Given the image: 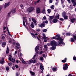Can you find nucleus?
Returning <instances> with one entry per match:
<instances>
[{
    "label": "nucleus",
    "mask_w": 76,
    "mask_h": 76,
    "mask_svg": "<svg viewBox=\"0 0 76 76\" xmlns=\"http://www.w3.org/2000/svg\"><path fill=\"white\" fill-rule=\"evenodd\" d=\"M43 39H46V40H48V38L45 37V34H43Z\"/></svg>",
    "instance_id": "obj_14"
},
{
    "label": "nucleus",
    "mask_w": 76,
    "mask_h": 76,
    "mask_svg": "<svg viewBox=\"0 0 76 76\" xmlns=\"http://www.w3.org/2000/svg\"><path fill=\"white\" fill-rule=\"evenodd\" d=\"M32 61H33V60L31 59L30 60L28 61L27 62H26V64H31V63H32Z\"/></svg>",
    "instance_id": "obj_8"
},
{
    "label": "nucleus",
    "mask_w": 76,
    "mask_h": 76,
    "mask_svg": "<svg viewBox=\"0 0 76 76\" xmlns=\"http://www.w3.org/2000/svg\"><path fill=\"white\" fill-rule=\"evenodd\" d=\"M30 72L31 74V75H35V73L33 72H32V71H30Z\"/></svg>",
    "instance_id": "obj_24"
},
{
    "label": "nucleus",
    "mask_w": 76,
    "mask_h": 76,
    "mask_svg": "<svg viewBox=\"0 0 76 76\" xmlns=\"http://www.w3.org/2000/svg\"><path fill=\"white\" fill-rule=\"evenodd\" d=\"M16 76H18L19 75V74L18 73H17L16 74Z\"/></svg>",
    "instance_id": "obj_52"
},
{
    "label": "nucleus",
    "mask_w": 76,
    "mask_h": 76,
    "mask_svg": "<svg viewBox=\"0 0 76 76\" xmlns=\"http://www.w3.org/2000/svg\"><path fill=\"white\" fill-rule=\"evenodd\" d=\"M55 4H56V6H57V5H58V2H56Z\"/></svg>",
    "instance_id": "obj_54"
},
{
    "label": "nucleus",
    "mask_w": 76,
    "mask_h": 76,
    "mask_svg": "<svg viewBox=\"0 0 76 76\" xmlns=\"http://www.w3.org/2000/svg\"><path fill=\"white\" fill-rule=\"evenodd\" d=\"M34 10V7H30L27 9V11L29 13H30L31 12H32Z\"/></svg>",
    "instance_id": "obj_3"
},
{
    "label": "nucleus",
    "mask_w": 76,
    "mask_h": 76,
    "mask_svg": "<svg viewBox=\"0 0 76 76\" xmlns=\"http://www.w3.org/2000/svg\"><path fill=\"white\" fill-rule=\"evenodd\" d=\"M66 60H67V58H65L64 60L62 61V63H66Z\"/></svg>",
    "instance_id": "obj_25"
},
{
    "label": "nucleus",
    "mask_w": 76,
    "mask_h": 76,
    "mask_svg": "<svg viewBox=\"0 0 76 76\" xmlns=\"http://www.w3.org/2000/svg\"><path fill=\"white\" fill-rule=\"evenodd\" d=\"M36 12L37 13H39L41 12V9L39 7H37L36 8Z\"/></svg>",
    "instance_id": "obj_6"
},
{
    "label": "nucleus",
    "mask_w": 76,
    "mask_h": 76,
    "mask_svg": "<svg viewBox=\"0 0 76 76\" xmlns=\"http://www.w3.org/2000/svg\"><path fill=\"white\" fill-rule=\"evenodd\" d=\"M40 67L41 70L42 71L44 70V67L42 66V64L41 63H40Z\"/></svg>",
    "instance_id": "obj_12"
},
{
    "label": "nucleus",
    "mask_w": 76,
    "mask_h": 76,
    "mask_svg": "<svg viewBox=\"0 0 76 76\" xmlns=\"http://www.w3.org/2000/svg\"><path fill=\"white\" fill-rule=\"evenodd\" d=\"M15 67H16V68H18L19 67V66H18V65H15Z\"/></svg>",
    "instance_id": "obj_59"
},
{
    "label": "nucleus",
    "mask_w": 76,
    "mask_h": 76,
    "mask_svg": "<svg viewBox=\"0 0 76 76\" xmlns=\"http://www.w3.org/2000/svg\"><path fill=\"white\" fill-rule=\"evenodd\" d=\"M31 34L32 35V37L34 38H36V36H35V35L36 36L37 35V36H38L39 37H40V35L39 34L35 33L34 34L33 33H31Z\"/></svg>",
    "instance_id": "obj_4"
},
{
    "label": "nucleus",
    "mask_w": 76,
    "mask_h": 76,
    "mask_svg": "<svg viewBox=\"0 0 76 76\" xmlns=\"http://www.w3.org/2000/svg\"><path fill=\"white\" fill-rule=\"evenodd\" d=\"M40 1V0H38L37 1L36 3H38Z\"/></svg>",
    "instance_id": "obj_56"
},
{
    "label": "nucleus",
    "mask_w": 76,
    "mask_h": 76,
    "mask_svg": "<svg viewBox=\"0 0 76 76\" xmlns=\"http://www.w3.org/2000/svg\"><path fill=\"white\" fill-rule=\"evenodd\" d=\"M10 5V2H8L4 6V9H5L8 6H9Z\"/></svg>",
    "instance_id": "obj_10"
},
{
    "label": "nucleus",
    "mask_w": 76,
    "mask_h": 76,
    "mask_svg": "<svg viewBox=\"0 0 76 76\" xmlns=\"http://www.w3.org/2000/svg\"><path fill=\"white\" fill-rule=\"evenodd\" d=\"M42 13H45V9H44L42 10Z\"/></svg>",
    "instance_id": "obj_33"
},
{
    "label": "nucleus",
    "mask_w": 76,
    "mask_h": 76,
    "mask_svg": "<svg viewBox=\"0 0 76 76\" xmlns=\"http://www.w3.org/2000/svg\"><path fill=\"white\" fill-rule=\"evenodd\" d=\"M25 18L24 17L23 18V25H24V26H26V25H25Z\"/></svg>",
    "instance_id": "obj_23"
},
{
    "label": "nucleus",
    "mask_w": 76,
    "mask_h": 76,
    "mask_svg": "<svg viewBox=\"0 0 76 76\" xmlns=\"http://www.w3.org/2000/svg\"><path fill=\"white\" fill-rule=\"evenodd\" d=\"M39 47L38 46H37L36 47V48H35V51H38V50H39Z\"/></svg>",
    "instance_id": "obj_18"
},
{
    "label": "nucleus",
    "mask_w": 76,
    "mask_h": 76,
    "mask_svg": "<svg viewBox=\"0 0 76 76\" xmlns=\"http://www.w3.org/2000/svg\"><path fill=\"white\" fill-rule=\"evenodd\" d=\"M7 31H8L9 35H10V36L12 37V35H10V32H9V29H8V28H7Z\"/></svg>",
    "instance_id": "obj_35"
},
{
    "label": "nucleus",
    "mask_w": 76,
    "mask_h": 76,
    "mask_svg": "<svg viewBox=\"0 0 76 76\" xmlns=\"http://www.w3.org/2000/svg\"><path fill=\"white\" fill-rule=\"evenodd\" d=\"M6 45V43L5 42H4L2 43V47H4Z\"/></svg>",
    "instance_id": "obj_15"
},
{
    "label": "nucleus",
    "mask_w": 76,
    "mask_h": 76,
    "mask_svg": "<svg viewBox=\"0 0 76 76\" xmlns=\"http://www.w3.org/2000/svg\"><path fill=\"white\" fill-rule=\"evenodd\" d=\"M75 18H73L71 19V22H72V23H73V22H74V21H75Z\"/></svg>",
    "instance_id": "obj_28"
},
{
    "label": "nucleus",
    "mask_w": 76,
    "mask_h": 76,
    "mask_svg": "<svg viewBox=\"0 0 76 76\" xmlns=\"http://www.w3.org/2000/svg\"><path fill=\"white\" fill-rule=\"evenodd\" d=\"M39 27H41V28H43L45 26V24L44 23H42L41 24H39Z\"/></svg>",
    "instance_id": "obj_11"
},
{
    "label": "nucleus",
    "mask_w": 76,
    "mask_h": 76,
    "mask_svg": "<svg viewBox=\"0 0 76 76\" xmlns=\"http://www.w3.org/2000/svg\"><path fill=\"white\" fill-rule=\"evenodd\" d=\"M11 14V12H10L8 15H7V16H8V17H9V16H10V14Z\"/></svg>",
    "instance_id": "obj_41"
},
{
    "label": "nucleus",
    "mask_w": 76,
    "mask_h": 76,
    "mask_svg": "<svg viewBox=\"0 0 76 76\" xmlns=\"http://www.w3.org/2000/svg\"><path fill=\"white\" fill-rule=\"evenodd\" d=\"M5 37H6V35H5V34H2V38L3 39H4V38H5Z\"/></svg>",
    "instance_id": "obj_26"
},
{
    "label": "nucleus",
    "mask_w": 76,
    "mask_h": 76,
    "mask_svg": "<svg viewBox=\"0 0 76 76\" xmlns=\"http://www.w3.org/2000/svg\"><path fill=\"white\" fill-rule=\"evenodd\" d=\"M54 15L56 18H57V19H59V15L58 14L55 13Z\"/></svg>",
    "instance_id": "obj_9"
},
{
    "label": "nucleus",
    "mask_w": 76,
    "mask_h": 76,
    "mask_svg": "<svg viewBox=\"0 0 76 76\" xmlns=\"http://www.w3.org/2000/svg\"><path fill=\"white\" fill-rule=\"evenodd\" d=\"M45 22L46 23H48V21L46 20L45 21Z\"/></svg>",
    "instance_id": "obj_64"
},
{
    "label": "nucleus",
    "mask_w": 76,
    "mask_h": 76,
    "mask_svg": "<svg viewBox=\"0 0 76 76\" xmlns=\"http://www.w3.org/2000/svg\"><path fill=\"white\" fill-rule=\"evenodd\" d=\"M52 9H54V5H52L50 7Z\"/></svg>",
    "instance_id": "obj_37"
},
{
    "label": "nucleus",
    "mask_w": 76,
    "mask_h": 76,
    "mask_svg": "<svg viewBox=\"0 0 76 76\" xmlns=\"http://www.w3.org/2000/svg\"><path fill=\"white\" fill-rule=\"evenodd\" d=\"M72 35L73 37V38H74V39L76 41V34H73Z\"/></svg>",
    "instance_id": "obj_20"
},
{
    "label": "nucleus",
    "mask_w": 76,
    "mask_h": 76,
    "mask_svg": "<svg viewBox=\"0 0 76 76\" xmlns=\"http://www.w3.org/2000/svg\"><path fill=\"white\" fill-rule=\"evenodd\" d=\"M71 42H74V41H75V40L73 38H71Z\"/></svg>",
    "instance_id": "obj_42"
},
{
    "label": "nucleus",
    "mask_w": 76,
    "mask_h": 76,
    "mask_svg": "<svg viewBox=\"0 0 76 76\" xmlns=\"http://www.w3.org/2000/svg\"><path fill=\"white\" fill-rule=\"evenodd\" d=\"M43 56L44 57H47V55L43 54Z\"/></svg>",
    "instance_id": "obj_48"
},
{
    "label": "nucleus",
    "mask_w": 76,
    "mask_h": 76,
    "mask_svg": "<svg viewBox=\"0 0 76 76\" xmlns=\"http://www.w3.org/2000/svg\"><path fill=\"white\" fill-rule=\"evenodd\" d=\"M40 60H41V61H42V60H43V57H40Z\"/></svg>",
    "instance_id": "obj_43"
},
{
    "label": "nucleus",
    "mask_w": 76,
    "mask_h": 76,
    "mask_svg": "<svg viewBox=\"0 0 76 76\" xmlns=\"http://www.w3.org/2000/svg\"><path fill=\"white\" fill-rule=\"evenodd\" d=\"M70 34H71L70 33H66V35H68L69 36H70Z\"/></svg>",
    "instance_id": "obj_46"
},
{
    "label": "nucleus",
    "mask_w": 76,
    "mask_h": 76,
    "mask_svg": "<svg viewBox=\"0 0 76 76\" xmlns=\"http://www.w3.org/2000/svg\"><path fill=\"white\" fill-rule=\"evenodd\" d=\"M71 1L72 3H75V2H76V0H71Z\"/></svg>",
    "instance_id": "obj_32"
},
{
    "label": "nucleus",
    "mask_w": 76,
    "mask_h": 76,
    "mask_svg": "<svg viewBox=\"0 0 76 76\" xmlns=\"http://www.w3.org/2000/svg\"><path fill=\"white\" fill-rule=\"evenodd\" d=\"M51 9H48V11L49 13H50L51 12Z\"/></svg>",
    "instance_id": "obj_36"
},
{
    "label": "nucleus",
    "mask_w": 76,
    "mask_h": 76,
    "mask_svg": "<svg viewBox=\"0 0 76 76\" xmlns=\"http://www.w3.org/2000/svg\"><path fill=\"white\" fill-rule=\"evenodd\" d=\"M63 17H64V19H67V16H66L65 13H63L62 14Z\"/></svg>",
    "instance_id": "obj_13"
},
{
    "label": "nucleus",
    "mask_w": 76,
    "mask_h": 76,
    "mask_svg": "<svg viewBox=\"0 0 76 76\" xmlns=\"http://www.w3.org/2000/svg\"><path fill=\"white\" fill-rule=\"evenodd\" d=\"M57 22V19H55L53 20V23H56Z\"/></svg>",
    "instance_id": "obj_29"
},
{
    "label": "nucleus",
    "mask_w": 76,
    "mask_h": 76,
    "mask_svg": "<svg viewBox=\"0 0 76 76\" xmlns=\"http://www.w3.org/2000/svg\"><path fill=\"white\" fill-rule=\"evenodd\" d=\"M56 39L57 40H58L59 39V41L58 42L59 44L58 45H60V44H62V45H65V44L63 43V39H61V38L60 37V35H56Z\"/></svg>",
    "instance_id": "obj_1"
},
{
    "label": "nucleus",
    "mask_w": 76,
    "mask_h": 76,
    "mask_svg": "<svg viewBox=\"0 0 76 76\" xmlns=\"http://www.w3.org/2000/svg\"><path fill=\"white\" fill-rule=\"evenodd\" d=\"M31 27L32 28H34V23L33 22L31 23Z\"/></svg>",
    "instance_id": "obj_17"
},
{
    "label": "nucleus",
    "mask_w": 76,
    "mask_h": 76,
    "mask_svg": "<svg viewBox=\"0 0 76 76\" xmlns=\"http://www.w3.org/2000/svg\"><path fill=\"white\" fill-rule=\"evenodd\" d=\"M73 60H76V57L75 56H74V57L73 58Z\"/></svg>",
    "instance_id": "obj_49"
},
{
    "label": "nucleus",
    "mask_w": 76,
    "mask_h": 76,
    "mask_svg": "<svg viewBox=\"0 0 76 76\" xmlns=\"http://www.w3.org/2000/svg\"><path fill=\"white\" fill-rule=\"evenodd\" d=\"M32 62L33 63H36V62H37V61H36V60H34Z\"/></svg>",
    "instance_id": "obj_47"
},
{
    "label": "nucleus",
    "mask_w": 76,
    "mask_h": 76,
    "mask_svg": "<svg viewBox=\"0 0 76 76\" xmlns=\"http://www.w3.org/2000/svg\"><path fill=\"white\" fill-rule=\"evenodd\" d=\"M32 20L34 23H37V20L34 18H32Z\"/></svg>",
    "instance_id": "obj_19"
},
{
    "label": "nucleus",
    "mask_w": 76,
    "mask_h": 76,
    "mask_svg": "<svg viewBox=\"0 0 76 76\" xmlns=\"http://www.w3.org/2000/svg\"><path fill=\"white\" fill-rule=\"evenodd\" d=\"M49 2L50 3H53V0H49Z\"/></svg>",
    "instance_id": "obj_50"
},
{
    "label": "nucleus",
    "mask_w": 76,
    "mask_h": 76,
    "mask_svg": "<svg viewBox=\"0 0 76 76\" xmlns=\"http://www.w3.org/2000/svg\"><path fill=\"white\" fill-rule=\"evenodd\" d=\"M12 13H15L16 12V9H12L11 10Z\"/></svg>",
    "instance_id": "obj_16"
},
{
    "label": "nucleus",
    "mask_w": 76,
    "mask_h": 76,
    "mask_svg": "<svg viewBox=\"0 0 76 76\" xmlns=\"http://www.w3.org/2000/svg\"><path fill=\"white\" fill-rule=\"evenodd\" d=\"M20 7L21 9H23V7H23V5L22 4H21L20 6Z\"/></svg>",
    "instance_id": "obj_31"
},
{
    "label": "nucleus",
    "mask_w": 76,
    "mask_h": 76,
    "mask_svg": "<svg viewBox=\"0 0 76 76\" xmlns=\"http://www.w3.org/2000/svg\"><path fill=\"white\" fill-rule=\"evenodd\" d=\"M62 7H63V8H64V7H65V6L64 5H62Z\"/></svg>",
    "instance_id": "obj_61"
},
{
    "label": "nucleus",
    "mask_w": 76,
    "mask_h": 76,
    "mask_svg": "<svg viewBox=\"0 0 76 76\" xmlns=\"http://www.w3.org/2000/svg\"><path fill=\"white\" fill-rule=\"evenodd\" d=\"M76 2L74 3L73 4V6H76Z\"/></svg>",
    "instance_id": "obj_62"
},
{
    "label": "nucleus",
    "mask_w": 76,
    "mask_h": 76,
    "mask_svg": "<svg viewBox=\"0 0 76 76\" xmlns=\"http://www.w3.org/2000/svg\"><path fill=\"white\" fill-rule=\"evenodd\" d=\"M68 68V66H67V64H65V65L64 66V67H63V69L64 70H67V68Z\"/></svg>",
    "instance_id": "obj_7"
},
{
    "label": "nucleus",
    "mask_w": 76,
    "mask_h": 76,
    "mask_svg": "<svg viewBox=\"0 0 76 76\" xmlns=\"http://www.w3.org/2000/svg\"><path fill=\"white\" fill-rule=\"evenodd\" d=\"M37 38L38 40H39V39L38 38H39V36H38V35L37 36Z\"/></svg>",
    "instance_id": "obj_57"
},
{
    "label": "nucleus",
    "mask_w": 76,
    "mask_h": 76,
    "mask_svg": "<svg viewBox=\"0 0 76 76\" xmlns=\"http://www.w3.org/2000/svg\"><path fill=\"white\" fill-rule=\"evenodd\" d=\"M62 4H63L64 2L63 0H61Z\"/></svg>",
    "instance_id": "obj_60"
},
{
    "label": "nucleus",
    "mask_w": 76,
    "mask_h": 76,
    "mask_svg": "<svg viewBox=\"0 0 76 76\" xmlns=\"http://www.w3.org/2000/svg\"><path fill=\"white\" fill-rule=\"evenodd\" d=\"M8 65H9V66H11V65H12V63H9L8 64Z\"/></svg>",
    "instance_id": "obj_58"
},
{
    "label": "nucleus",
    "mask_w": 76,
    "mask_h": 76,
    "mask_svg": "<svg viewBox=\"0 0 76 76\" xmlns=\"http://www.w3.org/2000/svg\"><path fill=\"white\" fill-rule=\"evenodd\" d=\"M56 69H57V68H53V72H55L56 70Z\"/></svg>",
    "instance_id": "obj_40"
},
{
    "label": "nucleus",
    "mask_w": 76,
    "mask_h": 76,
    "mask_svg": "<svg viewBox=\"0 0 76 76\" xmlns=\"http://www.w3.org/2000/svg\"><path fill=\"white\" fill-rule=\"evenodd\" d=\"M22 62L23 63H24V64H25V63H26V62L24 61V60L22 59Z\"/></svg>",
    "instance_id": "obj_34"
},
{
    "label": "nucleus",
    "mask_w": 76,
    "mask_h": 76,
    "mask_svg": "<svg viewBox=\"0 0 76 76\" xmlns=\"http://www.w3.org/2000/svg\"><path fill=\"white\" fill-rule=\"evenodd\" d=\"M46 19H47L46 17L44 16V17L43 18V20H46Z\"/></svg>",
    "instance_id": "obj_44"
},
{
    "label": "nucleus",
    "mask_w": 76,
    "mask_h": 76,
    "mask_svg": "<svg viewBox=\"0 0 76 76\" xmlns=\"http://www.w3.org/2000/svg\"><path fill=\"white\" fill-rule=\"evenodd\" d=\"M16 45L18 46H19L20 47V44H19V43H16Z\"/></svg>",
    "instance_id": "obj_45"
},
{
    "label": "nucleus",
    "mask_w": 76,
    "mask_h": 76,
    "mask_svg": "<svg viewBox=\"0 0 76 76\" xmlns=\"http://www.w3.org/2000/svg\"><path fill=\"white\" fill-rule=\"evenodd\" d=\"M9 48H8V47H7V50L6 51V53L7 54H9Z\"/></svg>",
    "instance_id": "obj_22"
},
{
    "label": "nucleus",
    "mask_w": 76,
    "mask_h": 76,
    "mask_svg": "<svg viewBox=\"0 0 76 76\" xmlns=\"http://www.w3.org/2000/svg\"><path fill=\"white\" fill-rule=\"evenodd\" d=\"M9 56H10V57L9 58V60H10V61H12V63H14V62H15V59H14L13 58H12V56H11V55H10Z\"/></svg>",
    "instance_id": "obj_5"
},
{
    "label": "nucleus",
    "mask_w": 76,
    "mask_h": 76,
    "mask_svg": "<svg viewBox=\"0 0 76 76\" xmlns=\"http://www.w3.org/2000/svg\"><path fill=\"white\" fill-rule=\"evenodd\" d=\"M51 45L52 47L51 48L52 50H55L56 48V46H57V42L55 41L54 40H53L51 41L50 42Z\"/></svg>",
    "instance_id": "obj_2"
},
{
    "label": "nucleus",
    "mask_w": 76,
    "mask_h": 76,
    "mask_svg": "<svg viewBox=\"0 0 76 76\" xmlns=\"http://www.w3.org/2000/svg\"><path fill=\"white\" fill-rule=\"evenodd\" d=\"M72 8V5H70V6L69 7V9L71 10Z\"/></svg>",
    "instance_id": "obj_51"
},
{
    "label": "nucleus",
    "mask_w": 76,
    "mask_h": 76,
    "mask_svg": "<svg viewBox=\"0 0 76 76\" xmlns=\"http://www.w3.org/2000/svg\"><path fill=\"white\" fill-rule=\"evenodd\" d=\"M35 57H36V55L35 54L33 57V59H34V58H35Z\"/></svg>",
    "instance_id": "obj_55"
},
{
    "label": "nucleus",
    "mask_w": 76,
    "mask_h": 76,
    "mask_svg": "<svg viewBox=\"0 0 76 76\" xmlns=\"http://www.w3.org/2000/svg\"><path fill=\"white\" fill-rule=\"evenodd\" d=\"M60 20H64V19L62 18H60Z\"/></svg>",
    "instance_id": "obj_63"
},
{
    "label": "nucleus",
    "mask_w": 76,
    "mask_h": 76,
    "mask_svg": "<svg viewBox=\"0 0 76 76\" xmlns=\"http://www.w3.org/2000/svg\"><path fill=\"white\" fill-rule=\"evenodd\" d=\"M12 44H15V41L14 39H12V40L11 41Z\"/></svg>",
    "instance_id": "obj_21"
},
{
    "label": "nucleus",
    "mask_w": 76,
    "mask_h": 76,
    "mask_svg": "<svg viewBox=\"0 0 76 76\" xmlns=\"http://www.w3.org/2000/svg\"><path fill=\"white\" fill-rule=\"evenodd\" d=\"M44 48L45 49V51H47V45H44Z\"/></svg>",
    "instance_id": "obj_27"
},
{
    "label": "nucleus",
    "mask_w": 76,
    "mask_h": 76,
    "mask_svg": "<svg viewBox=\"0 0 76 76\" xmlns=\"http://www.w3.org/2000/svg\"><path fill=\"white\" fill-rule=\"evenodd\" d=\"M4 60L2 59L0 61V63L1 64H3V63H4Z\"/></svg>",
    "instance_id": "obj_30"
},
{
    "label": "nucleus",
    "mask_w": 76,
    "mask_h": 76,
    "mask_svg": "<svg viewBox=\"0 0 76 76\" xmlns=\"http://www.w3.org/2000/svg\"><path fill=\"white\" fill-rule=\"evenodd\" d=\"M37 31H38V32H39L40 31V29H38L37 30Z\"/></svg>",
    "instance_id": "obj_53"
},
{
    "label": "nucleus",
    "mask_w": 76,
    "mask_h": 76,
    "mask_svg": "<svg viewBox=\"0 0 76 76\" xmlns=\"http://www.w3.org/2000/svg\"><path fill=\"white\" fill-rule=\"evenodd\" d=\"M6 69L7 71L9 70V67L7 66V67H6Z\"/></svg>",
    "instance_id": "obj_38"
},
{
    "label": "nucleus",
    "mask_w": 76,
    "mask_h": 76,
    "mask_svg": "<svg viewBox=\"0 0 76 76\" xmlns=\"http://www.w3.org/2000/svg\"><path fill=\"white\" fill-rule=\"evenodd\" d=\"M47 31V29H45L43 30V32H46Z\"/></svg>",
    "instance_id": "obj_39"
}]
</instances>
